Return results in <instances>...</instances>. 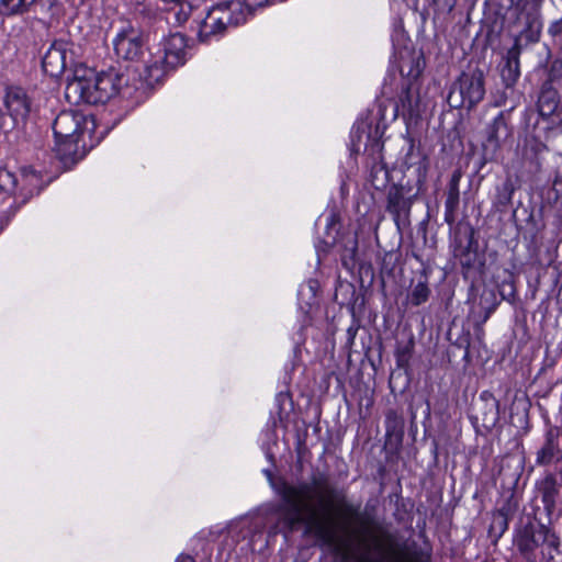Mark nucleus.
<instances>
[{"label":"nucleus","instance_id":"obj_1","mask_svg":"<svg viewBox=\"0 0 562 562\" xmlns=\"http://www.w3.org/2000/svg\"><path fill=\"white\" fill-rule=\"evenodd\" d=\"M280 494L283 501L281 520L289 531L304 525L305 532L323 544L335 549L342 547L345 539L339 530L348 536L350 532L347 526H339L329 512V501L335 497L331 486L314 479L313 483L284 484Z\"/></svg>","mask_w":562,"mask_h":562},{"label":"nucleus","instance_id":"obj_2","mask_svg":"<svg viewBox=\"0 0 562 562\" xmlns=\"http://www.w3.org/2000/svg\"><path fill=\"white\" fill-rule=\"evenodd\" d=\"M119 94L130 95V88L125 75L114 69L102 72L77 69L65 89V97L71 104H103Z\"/></svg>","mask_w":562,"mask_h":562},{"label":"nucleus","instance_id":"obj_3","mask_svg":"<svg viewBox=\"0 0 562 562\" xmlns=\"http://www.w3.org/2000/svg\"><path fill=\"white\" fill-rule=\"evenodd\" d=\"M267 0H224L215 3L198 22V38L201 43L218 40L229 26L243 24L247 15Z\"/></svg>","mask_w":562,"mask_h":562},{"label":"nucleus","instance_id":"obj_4","mask_svg":"<svg viewBox=\"0 0 562 562\" xmlns=\"http://www.w3.org/2000/svg\"><path fill=\"white\" fill-rule=\"evenodd\" d=\"M187 42L183 35L175 33L166 37L148 58L137 66L136 71L147 86L159 82L169 69L184 61Z\"/></svg>","mask_w":562,"mask_h":562},{"label":"nucleus","instance_id":"obj_5","mask_svg":"<svg viewBox=\"0 0 562 562\" xmlns=\"http://www.w3.org/2000/svg\"><path fill=\"white\" fill-rule=\"evenodd\" d=\"M42 189V177L36 171L24 168L15 175L7 168H0V192L13 199L16 206L25 204Z\"/></svg>","mask_w":562,"mask_h":562},{"label":"nucleus","instance_id":"obj_6","mask_svg":"<svg viewBox=\"0 0 562 562\" xmlns=\"http://www.w3.org/2000/svg\"><path fill=\"white\" fill-rule=\"evenodd\" d=\"M485 95L484 75L475 69L463 72L450 88L447 101L451 108L472 109L480 103Z\"/></svg>","mask_w":562,"mask_h":562},{"label":"nucleus","instance_id":"obj_7","mask_svg":"<svg viewBox=\"0 0 562 562\" xmlns=\"http://www.w3.org/2000/svg\"><path fill=\"white\" fill-rule=\"evenodd\" d=\"M428 158L414 139H408V148L401 159L400 170L406 179L409 189H416V193L423 188L428 171Z\"/></svg>","mask_w":562,"mask_h":562},{"label":"nucleus","instance_id":"obj_8","mask_svg":"<svg viewBox=\"0 0 562 562\" xmlns=\"http://www.w3.org/2000/svg\"><path fill=\"white\" fill-rule=\"evenodd\" d=\"M112 43L119 58L132 61L143 54L145 45L142 31L130 23L117 30Z\"/></svg>","mask_w":562,"mask_h":562},{"label":"nucleus","instance_id":"obj_9","mask_svg":"<svg viewBox=\"0 0 562 562\" xmlns=\"http://www.w3.org/2000/svg\"><path fill=\"white\" fill-rule=\"evenodd\" d=\"M85 124L86 117L83 114L76 111L60 112L53 123L56 142L70 146L77 144Z\"/></svg>","mask_w":562,"mask_h":562},{"label":"nucleus","instance_id":"obj_10","mask_svg":"<svg viewBox=\"0 0 562 562\" xmlns=\"http://www.w3.org/2000/svg\"><path fill=\"white\" fill-rule=\"evenodd\" d=\"M510 136L512 128L504 113L501 112L486 125L484 131V140L482 142L484 162L494 160L497 151Z\"/></svg>","mask_w":562,"mask_h":562},{"label":"nucleus","instance_id":"obj_11","mask_svg":"<svg viewBox=\"0 0 562 562\" xmlns=\"http://www.w3.org/2000/svg\"><path fill=\"white\" fill-rule=\"evenodd\" d=\"M68 43L65 41H55L45 53L42 67L49 77H59L67 67Z\"/></svg>","mask_w":562,"mask_h":562},{"label":"nucleus","instance_id":"obj_12","mask_svg":"<svg viewBox=\"0 0 562 562\" xmlns=\"http://www.w3.org/2000/svg\"><path fill=\"white\" fill-rule=\"evenodd\" d=\"M356 540L363 551L362 561L372 562L370 557L373 552L384 553L392 547V537L384 531L368 530L356 535Z\"/></svg>","mask_w":562,"mask_h":562},{"label":"nucleus","instance_id":"obj_13","mask_svg":"<svg viewBox=\"0 0 562 562\" xmlns=\"http://www.w3.org/2000/svg\"><path fill=\"white\" fill-rule=\"evenodd\" d=\"M3 102L9 115L15 124L26 121L31 112V100L22 88H8Z\"/></svg>","mask_w":562,"mask_h":562},{"label":"nucleus","instance_id":"obj_14","mask_svg":"<svg viewBox=\"0 0 562 562\" xmlns=\"http://www.w3.org/2000/svg\"><path fill=\"white\" fill-rule=\"evenodd\" d=\"M536 462L540 465L562 462V449L559 445V431L557 428H550L546 432L544 442L537 452Z\"/></svg>","mask_w":562,"mask_h":562},{"label":"nucleus","instance_id":"obj_15","mask_svg":"<svg viewBox=\"0 0 562 562\" xmlns=\"http://www.w3.org/2000/svg\"><path fill=\"white\" fill-rule=\"evenodd\" d=\"M412 190L406 182L392 186L387 192V211L396 217L408 211L412 204L409 196Z\"/></svg>","mask_w":562,"mask_h":562},{"label":"nucleus","instance_id":"obj_16","mask_svg":"<svg viewBox=\"0 0 562 562\" xmlns=\"http://www.w3.org/2000/svg\"><path fill=\"white\" fill-rule=\"evenodd\" d=\"M560 487H561V484L558 482L555 476L552 474L547 475L537 485L538 493L541 497V502H542L548 515L553 514V512L555 509L557 498L560 493Z\"/></svg>","mask_w":562,"mask_h":562},{"label":"nucleus","instance_id":"obj_17","mask_svg":"<svg viewBox=\"0 0 562 562\" xmlns=\"http://www.w3.org/2000/svg\"><path fill=\"white\" fill-rule=\"evenodd\" d=\"M559 104V92L549 83L543 85L538 99V110L540 115L546 117L551 116L558 110Z\"/></svg>","mask_w":562,"mask_h":562},{"label":"nucleus","instance_id":"obj_18","mask_svg":"<svg viewBox=\"0 0 562 562\" xmlns=\"http://www.w3.org/2000/svg\"><path fill=\"white\" fill-rule=\"evenodd\" d=\"M519 76V49L515 46L507 53L506 64L502 69V79L506 87H512L515 85Z\"/></svg>","mask_w":562,"mask_h":562},{"label":"nucleus","instance_id":"obj_19","mask_svg":"<svg viewBox=\"0 0 562 562\" xmlns=\"http://www.w3.org/2000/svg\"><path fill=\"white\" fill-rule=\"evenodd\" d=\"M37 0H0V14L20 15L29 12Z\"/></svg>","mask_w":562,"mask_h":562},{"label":"nucleus","instance_id":"obj_20","mask_svg":"<svg viewBox=\"0 0 562 562\" xmlns=\"http://www.w3.org/2000/svg\"><path fill=\"white\" fill-rule=\"evenodd\" d=\"M539 536H541L542 539V553L548 555L549 562H557L555 554H559V538L548 529L540 530Z\"/></svg>","mask_w":562,"mask_h":562},{"label":"nucleus","instance_id":"obj_21","mask_svg":"<svg viewBox=\"0 0 562 562\" xmlns=\"http://www.w3.org/2000/svg\"><path fill=\"white\" fill-rule=\"evenodd\" d=\"M429 294L430 290L427 283L419 281L413 286L408 297L414 306H419L428 300Z\"/></svg>","mask_w":562,"mask_h":562},{"label":"nucleus","instance_id":"obj_22","mask_svg":"<svg viewBox=\"0 0 562 562\" xmlns=\"http://www.w3.org/2000/svg\"><path fill=\"white\" fill-rule=\"evenodd\" d=\"M400 105L403 111L408 112L411 115L417 111L418 108V99L413 94L409 87L403 89L400 95Z\"/></svg>","mask_w":562,"mask_h":562},{"label":"nucleus","instance_id":"obj_23","mask_svg":"<svg viewBox=\"0 0 562 562\" xmlns=\"http://www.w3.org/2000/svg\"><path fill=\"white\" fill-rule=\"evenodd\" d=\"M508 527L507 515L503 509H499L494 516L491 522L490 530L491 532L498 533L499 536L504 533V531Z\"/></svg>","mask_w":562,"mask_h":562},{"label":"nucleus","instance_id":"obj_24","mask_svg":"<svg viewBox=\"0 0 562 562\" xmlns=\"http://www.w3.org/2000/svg\"><path fill=\"white\" fill-rule=\"evenodd\" d=\"M459 205V189L449 188L447 193V199L445 202L446 207V217L453 216L454 211Z\"/></svg>","mask_w":562,"mask_h":562},{"label":"nucleus","instance_id":"obj_25","mask_svg":"<svg viewBox=\"0 0 562 562\" xmlns=\"http://www.w3.org/2000/svg\"><path fill=\"white\" fill-rule=\"evenodd\" d=\"M432 3L438 14H448L456 7L457 0H432Z\"/></svg>","mask_w":562,"mask_h":562},{"label":"nucleus","instance_id":"obj_26","mask_svg":"<svg viewBox=\"0 0 562 562\" xmlns=\"http://www.w3.org/2000/svg\"><path fill=\"white\" fill-rule=\"evenodd\" d=\"M540 538L539 532L531 539L524 537L518 541V547L521 551H532L539 544Z\"/></svg>","mask_w":562,"mask_h":562},{"label":"nucleus","instance_id":"obj_27","mask_svg":"<svg viewBox=\"0 0 562 562\" xmlns=\"http://www.w3.org/2000/svg\"><path fill=\"white\" fill-rule=\"evenodd\" d=\"M339 508L341 513L349 518H355L358 515V508L347 502H340Z\"/></svg>","mask_w":562,"mask_h":562},{"label":"nucleus","instance_id":"obj_28","mask_svg":"<svg viewBox=\"0 0 562 562\" xmlns=\"http://www.w3.org/2000/svg\"><path fill=\"white\" fill-rule=\"evenodd\" d=\"M562 31V19L553 22L550 27L549 32L553 35L559 34Z\"/></svg>","mask_w":562,"mask_h":562},{"label":"nucleus","instance_id":"obj_29","mask_svg":"<svg viewBox=\"0 0 562 562\" xmlns=\"http://www.w3.org/2000/svg\"><path fill=\"white\" fill-rule=\"evenodd\" d=\"M459 180H460V176L453 175V177L450 181L449 188H453V186H454L456 189H459Z\"/></svg>","mask_w":562,"mask_h":562},{"label":"nucleus","instance_id":"obj_30","mask_svg":"<svg viewBox=\"0 0 562 562\" xmlns=\"http://www.w3.org/2000/svg\"><path fill=\"white\" fill-rule=\"evenodd\" d=\"M493 403H495V407L497 408V402L494 401ZM496 415H497V412L495 413V417H493V423L496 420Z\"/></svg>","mask_w":562,"mask_h":562}]
</instances>
